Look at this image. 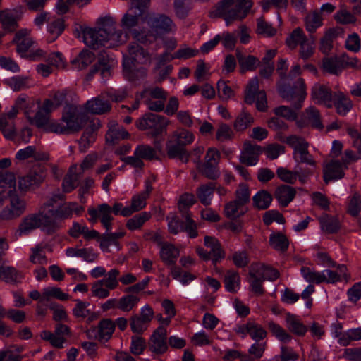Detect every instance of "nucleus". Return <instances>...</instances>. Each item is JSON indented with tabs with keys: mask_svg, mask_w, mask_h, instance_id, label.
Segmentation results:
<instances>
[{
	"mask_svg": "<svg viewBox=\"0 0 361 361\" xmlns=\"http://www.w3.org/2000/svg\"><path fill=\"white\" fill-rule=\"evenodd\" d=\"M101 126L98 119L90 120L84 127V132L80 138L79 150L85 152L94 142L97 137V132Z\"/></svg>",
	"mask_w": 361,
	"mask_h": 361,
	"instance_id": "6ab92c4d",
	"label": "nucleus"
},
{
	"mask_svg": "<svg viewBox=\"0 0 361 361\" xmlns=\"http://www.w3.org/2000/svg\"><path fill=\"white\" fill-rule=\"evenodd\" d=\"M97 25L99 30L107 40V47L119 46L128 40V33L116 28V20L110 15L99 18Z\"/></svg>",
	"mask_w": 361,
	"mask_h": 361,
	"instance_id": "39448f33",
	"label": "nucleus"
},
{
	"mask_svg": "<svg viewBox=\"0 0 361 361\" xmlns=\"http://www.w3.org/2000/svg\"><path fill=\"white\" fill-rule=\"evenodd\" d=\"M335 270L324 269L326 283H335L343 280H348L350 277L348 269L344 264H336Z\"/></svg>",
	"mask_w": 361,
	"mask_h": 361,
	"instance_id": "c756f323",
	"label": "nucleus"
},
{
	"mask_svg": "<svg viewBox=\"0 0 361 361\" xmlns=\"http://www.w3.org/2000/svg\"><path fill=\"white\" fill-rule=\"evenodd\" d=\"M97 209L102 226L107 231H111V221L114 219L111 216V207L109 204L104 203L99 204Z\"/></svg>",
	"mask_w": 361,
	"mask_h": 361,
	"instance_id": "09e8293b",
	"label": "nucleus"
},
{
	"mask_svg": "<svg viewBox=\"0 0 361 361\" xmlns=\"http://www.w3.org/2000/svg\"><path fill=\"white\" fill-rule=\"evenodd\" d=\"M26 118L31 124H34L38 128H43L47 131V126L51 122H49V114L41 106L34 114L26 112Z\"/></svg>",
	"mask_w": 361,
	"mask_h": 361,
	"instance_id": "c9c22d12",
	"label": "nucleus"
},
{
	"mask_svg": "<svg viewBox=\"0 0 361 361\" xmlns=\"http://www.w3.org/2000/svg\"><path fill=\"white\" fill-rule=\"evenodd\" d=\"M167 156L171 159H179L181 161L187 163L189 160V154L184 147L176 143L173 140L169 139L166 142Z\"/></svg>",
	"mask_w": 361,
	"mask_h": 361,
	"instance_id": "bb28decb",
	"label": "nucleus"
},
{
	"mask_svg": "<svg viewBox=\"0 0 361 361\" xmlns=\"http://www.w3.org/2000/svg\"><path fill=\"white\" fill-rule=\"evenodd\" d=\"M278 91L281 97L293 103L296 110L301 108L302 103L307 95L304 80L300 78L296 79L293 87L279 85Z\"/></svg>",
	"mask_w": 361,
	"mask_h": 361,
	"instance_id": "6e6552de",
	"label": "nucleus"
},
{
	"mask_svg": "<svg viewBox=\"0 0 361 361\" xmlns=\"http://www.w3.org/2000/svg\"><path fill=\"white\" fill-rule=\"evenodd\" d=\"M204 244L209 251H207L201 247H197L196 252L200 258L207 261L211 259L214 264L225 258V252L216 238L208 235L205 236Z\"/></svg>",
	"mask_w": 361,
	"mask_h": 361,
	"instance_id": "9d476101",
	"label": "nucleus"
},
{
	"mask_svg": "<svg viewBox=\"0 0 361 361\" xmlns=\"http://www.w3.org/2000/svg\"><path fill=\"white\" fill-rule=\"evenodd\" d=\"M179 250L173 245L164 243L161 245L159 255L161 260L166 265H173L179 256Z\"/></svg>",
	"mask_w": 361,
	"mask_h": 361,
	"instance_id": "473e14b6",
	"label": "nucleus"
},
{
	"mask_svg": "<svg viewBox=\"0 0 361 361\" xmlns=\"http://www.w3.org/2000/svg\"><path fill=\"white\" fill-rule=\"evenodd\" d=\"M40 337L42 339L49 341L52 346L59 349L64 348V343L66 342V338L47 330L40 333Z\"/></svg>",
	"mask_w": 361,
	"mask_h": 361,
	"instance_id": "338daca9",
	"label": "nucleus"
},
{
	"mask_svg": "<svg viewBox=\"0 0 361 361\" xmlns=\"http://www.w3.org/2000/svg\"><path fill=\"white\" fill-rule=\"evenodd\" d=\"M22 277V274L17 271L15 268L0 265V279L6 283L18 282Z\"/></svg>",
	"mask_w": 361,
	"mask_h": 361,
	"instance_id": "bf43d9fd",
	"label": "nucleus"
},
{
	"mask_svg": "<svg viewBox=\"0 0 361 361\" xmlns=\"http://www.w3.org/2000/svg\"><path fill=\"white\" fill-rule=\"evenodd\" d=\"M322 230L326 233H335L340 229L341 224L338 218L327 214H323L319 218Z\"/></svg>",
	"mask_w": 361,
	"mask_h": 361,
	"instance_id": "72a5a7b5",
	"label": "nucleus"
},
{
	"mask_svg": "<svg viewBox=\"0 0 361 361\" xmlns=\"http://www.w3.org/2000/svg\"><path fill=\"white\" fill-rule=\"evenodd\" d=\"M0 22L3 28L8 32L15 30L18 25V18H16L13 12L7 10L0 12Z\"/></svg>",
	"mask_w": 361,
	"mask_h": 361,
	"instance_id": "6e6d98bb",
	"label": "nucleus"
},
{
	"mask_svg": "<svg viewBox=\"0 0 361 361\" xmlns=\"http://www.w3.org/2000/svg\"><path fill=\"white\" fill-rule=\"evenodd\" d=\"M263 152L262 148L250 142H245L243 145V149L240 156L241 163L248 166H255L257 164L259 156Z\"/></svg>",
	"mask_w": 361,
	"mask_h": 361,
	"instance_id": "4be33fe9",
	"label": "nucleus"
},
{
	"mask_svg": "<svg viewBox=\"0 0 361 361\" xmlns=\"http://www.w3.org/2000/svg\"><path fill=\"white\" fill-rule=\"evenodd\" d=\"M30 33V30L27 29H22L16 33L13 42L17 46L18 52H25L34 43Z\"/></svg>",
	"mask_w": 361,
	"mask_h": 361,
	"instance_id": "2f4dec72",
	"label": "nucleus"
},
{
	"mask_svg": "<svg viewBox=\"0 0 361 361\" xmlns=\"http://www.w3.org/2000/svg\"><path fill=\"white\" fill-rule=\"evenodd\" d=\"M51 206L49 203H44L37 213L25 216L19 225V234L27 235L38 228H42L49 234L55 232L59 226L56 221L49 215L47 207Z\"/></svg>",
	"mask_w": 361,
	"mask_h": 361,
	"instance_id": "7ed1b4c3",
	"label": "nucleus"
},
{
	"mask_svg": "<svg viewBox=\"0 0 361 361\" xmlns=\"http://www.w3.org/2000/svg\"><path fill=\"white\" fill-rule=\"evenodd\" d=\"M253 6L251 0H221L215 7V15L222 18L227 26L245 18Z\"/></svg>",
	"mask_w": 361,
	"mask_h": 361,
	"instance_id": "20e7f679",
	"label": "nucleus"
},
{
	"mask_svg": "<svg viewBox=\"0 0 361 361\" xmlns=\"http://www.w3.org/2000/svg\"><path fill=\"white\" fill-rule=\"evenodd\" d=\"M307 39L303 30L300 27L294 29L286 37V44L291 49H295Z\"/></svg>",
	"mask_w": 361,
	"mask_h": 361,
	"instance_id": "c03bdc74",
	"label": "nucleus"
},
{
	"mask_svg": "<svg viewBox=\"0 0 361 361\" xmlns=\"http://www.w3.org/2000/svg\"><path fill=\"white\" fill-rule=\"evenodd\" d=\"M285 322L288 329L296 336H304L308 330L307 326L305 325L301 319L295 314L289 312L286 313Z\"/></svg>",
	"mask_w": 361,
	"mask_h": 361,
	"instance_id": "393cba45",
	"label": "nucleus"
},
{
	"mask_svg": "<svg viewBox=\"0 0 361 361\" xmlns=\"http://www.w3.org/2000/svg\"><path fill=\"white\" fill-rule=\"evenodd\" d=\"M333 102V106H335L336 112L341 116L346 115L353 106L350 98L340 91L334 92Z\"/></svg>",
	"mask_w": 361,
	"mask_h": 361,
	"instance_id": "c85d7f7f",
	"label": "nucleus"
},
{
	"mask_svg": "<svg viewBox=\"0 0 361 361\" xmlns=\"http://www.w3.org/2000/svg\"><path fill=\"white\" fill-rule=\"evenodd\" d=\"M245 102L248 104H252L255 102L256 108L258 111H267V95L264 91L259 90V80L257 77H254L249 81L245 93Z\"/></svg>",
	"mask_w": 361,
	"mask_h": 361,
	"instance_id": "9b49d317",
	"label": "nucleus"
},
{
	"mask_svg": "<svg viewBox=\"0 0 361 361\" xmlns=\"http://www.w3.org/2000/svg\"><path fill=\"white\" fill-rule=\"evenodd\" d=\"M253 203L259 209H267L272 201V196L265 190L259 191L252 198Z\"/></svg>",
	"mask_w": 361,
	"mask_h": 361,
	"instance_id": "69168bd1",
	"label": "nucleus"
},
{
	"mask_svg": "<svg viewBox=\"0 0 361 361\" xmlns=\"http://www.w3.org/2000/svg\"><path fill=\"white\" fill-rule=\"evenodd\" d=\"M268 327L271 334L280 341L288 343L291 341L292 336L279 324L271 321L268 323Z\"/></svg>",
	"mask_w": 361,
	"mask_h": 361,
	"instance_id": "e2e57ef3",
	"label": "nucleus"
},
{
	"mask_svg": "<svg viewBox=\"0 0 361 361\" xmlns=\"http://www.w3.org/2000/svg\"><path fill=\"white\" fill-rule=\"evenodd\" d=\"M90 120L87 118L80 106L66 104L59 121H51L47 132L59 135H71L80 131Z\"/></svg>",
	"mask_w": 361,
	"mask_h": 361,
	"instance_id": "f257e3e1",
	"label": "nucleus"
},
{
	"mask_svg": "<svg viewBox=\"0 0 361 361\" xmlns=\"http://www.w3.org/2000/svg\"><path fill=\"white\" fill-rule=\"evenodd\" d=\"M128 133L116 121L109 123V130L106 135V142L114 144L121 140L127 138Z\"/></svg>",
	"mask_w": 361,
	"mask_h": 361,
	"instance_id": "7c9ffc66",
	"label": "nucleus"
},
{
	"mask_svg": "<svg viewBox=\"0 0 361 361\" xmlns=\"http://www.w3.org/2000/svg\"><path fill=\"white\" fill-rule=\"evenodd\" d=\"M170 123V121L161 115L148 113L137 122V126L140 130H144L152 129L153 134L159 135L166 131V127Z\"/></svg>",
	"mask_w": 361,
	"mask_h": 361,
	"instance_id": "4468645a",
	"label": "nucleus"
},
{
	"mask_svg": "<svg viewBox=\"0 0 361 361\" xmlns=\"http://www.w3.org/2000/svg\"><path fill=\"white\" fill-rule=\"evenodd\" d=\"M75 171L76 166H71L69 169L68 173L63 180V191L66 193L72 192L78 185L80 176L75 172Z\"/></svg>",
	"mask_w": 361,
	"mask_h": 361,
	"instance_id": "58836bf2",
	"label": "nucleus"
},
{
	"mask_svg": "<svg viewBox=\"0 0 361 361\" xmlns=\"http://www.w3.org/2000/svg\"><path fill=\"white\" fill-rule=\"evenodd\" d=\"M166 329L163 326H159L152 334L149 341V349L157 354H162L166 351Z\"/></svg>",
	"mask_w": 361,
	"mask_h": 361,
	"instance_id": "412c9836",
	"label": "nucleus"
},
{
	"mask_svg": "<svg viewBox=\"0 0 361 361\" xmlns=\"http://www.w3.org/2000/svg\"><path fill=\"white\" fill-rule=\"evenodd\" d=\"M150 0H131V5L124 13L120 21L123 32L133 33L138 25L140 18L145 13L149 5Z\"/></svg>",
	"mask_w": 361,
	"mask_h": 361,
	"instance_id": "423d86ee",
	"label": "nucleus"
},
{
	"mask_svg": "<svg viewBox=\"0 0 361 361\" xmlns=\"http://www.w3.org/2000/svg\"><path fill=\"white\" fill-rule=\"evenodd\" d=\"M323 24V19L320 12L314 10L309 13L305 18V25L307 32L313 33Z\"/></svg>",
	"mask_w": 361,
	"mask_h": 361,
	"instance_id": "a19ab883",
	"label": "nucleus"
},
{
	"mask_svg": "<svg viewBox=\"0 0 361 361\" xmlns=\"http://www.w3.org/2000/svg\"><path fill=\"white\" fill-rule=\"evenodd\" d=\"M0 131L7 140H13L16 134L13 122L9 121L6 115L0 116Z\"/></svg>",
	"mask_w": 361,
	"mask_h": 361,
	"instance_id": "0e129e2a",
	"label": "nucleus"
},
{
	"mask_svg": "<svg viewBox=\"0 0 361 361\" xmlns=\"http://www.w3.org/2000/svg\"><path fill=\"white\" fill-rule=\"evenodd\" d=\"M240 286V279L238 273L233 270L226 272L224 278V286L226 290L230 293H236Z\"/></svg>",
	"mask_w": 361,
	"mask_h": 361,
	"instance_id": "49530a36",
	"label": "nucleus"
},
{
	"mask_svg": "<svg viewBox=\"0 0 361 361\" xmlns=\"http://www.w3.org/2000/svg\"><path fill=\"white\" fill-rule=\"evenodd\" d=\"M254 123V118L245 109H243L240 114L235 120L233 126L237 131H243L247 128Z\"/></svg>",
	"mask_w": 361,
	"mask_h": 361,
	"instance_id": "052dcab7",
	"label": "nucleus"
},
{
	"mask_svg": "<svg viewBox=\"0 0 361 361\" xmlns=\"http://www.w3.org/2000/svg\"><path fill=\"white\" fill-rule=\"evenodd\" d=\"M116 65V61L109 58L108 56L102 55L98 61V63L95 64L91 73L92 74L99 73L103 79H107L111 75V69Z\"/></svg>",
	"mask_w": 361,
	"mask_h": 361,
	"instance_id": "b1692460",
	"label": "nucleus"
},
{
	"mask_svg": "<svg viewBox=\"0 0 361 361\" xmlns=\"http://www.w3.org/2000/svg\"><path fill=\"white\" fill-rule=\"evenodd\" d=\"M343 63L344 61L341 60V56L327 57L323 59L322 66L324 71L337 75L343 70Z\"/></svg>",
	"mask_w": 361,
	"mask_h": 361,
	"instance_id": "4c0bfd02",
	"label": "nucleus"
},
{
	"mask_svg": "<svg viewBox=\"0 0 361 361\" xmlns=\"http://www.w3.org/2000/svg\"><path fill=\"white\" fill-rule=\"evenodd\" d=\"M244 204L236 200H232L228 202L224 207V214L226 217L234 219L243 216L245 209Z\"/></svg>",
	"mask_w": 361,
	"mask_h": 361,
	"instance_id": "de8ad7c7",
	"label": "nucleus"
},
{
	"mask_svg": "<svg viewBox=\"0 0 361 361\" xmlns=\"http://www.w3.org/2000/svg\"><path fill=\"white\" fill-rule=\"evenodd\" d=\"M278 177L283 182L293 184L295 182L298 178L300 181L304 182V178L300 176L299 172L292 171L283 167H279L276 170Z\"/></svg>",
	"mask_w": 361,
	"mask_h": 361,
	"instance_id": "774afa93",
	"label": "nucleus"
},
{
	"mask_svg": "<svg viewBox=\"0 0 361 361\" xmlns=\"http://www.w3.org/2000/svg\"><path fill=\"white\" fill-rule=\"evenodd\" d=\"M170 139L173 140L174 142L185 147V146L193 142L195 135L186 129L178 128L173 133Z\"/></svg>",
	"mask_w": 361,
	"mask_h": 361,
	"instance_id": "a18cd8bd",
	"label": "nucleus"
},
{
	"mask_svg": "<svg viewBox=\"0 0 361 361\" xmlns=\"http://www.w3.org/2000/svg\"><path fill=\"white\" fill-rule=\"evenodd\" d=\"M195 202V196L190 193L181 195L178 202L179 210L182 214L183 219L185 221V232L192 238L197 236V224L192 219V214L188 208L193 205Z\"/></svg>",
	"mask_w": 361,
	"mask_h": 361,
	"instance_id": "f8f14e48",
	"label": "nucleus"
},
{
	"mask_svg": "<svg viewBox=\"0 0 361 361\" xmlns=\"http://www.w3.org/2000/svg\"><path fill=\"white\" fill-rule=\"evenodd\" d=\"M156 180V177L152 176L149 177L145 182V189L144 191L134 195L131 198V204L130 206L125 207V215H131L132 214L139 212L146 207V200L149 197L152 191V184Z\"/></svg>",
	"mask_w": 361,
	"mask_h": 361,
	"instance_id": "2eb2a0df",
	"label": "nucleus"
},
{
	"mask_svg": "<svg viewBox=\"0 0 361 361\" xmlns=\"http://www.w3.org/2000/svg\"><path fill=\"white\" fill-rule=\"evenodd\" d=\"M140 298L135 294H128L118 299V310L128 312L137 306Z\"/></svg>",
	"mask_w": 361,
	"mask_h": 361,
	"instance_id": "8fccbe9b",
	"label": "nucleus"
},
{
	"mask_svg": "<svg viewBox=\"0 0 361 361\" xmlns=\"http://www.w3.org/2000/svg\"><path fill=\"white\" fill-rule=\"evenodd\" d=\"M311 97L315 103L328 108H331L334 105V92L326 85L315 84L311 90Z\"/></svg>",
	"mask_w": 361,
	"mask_h": 361,
	"instance_id": "aec40b11",
	"label": "nucleus"
},
{
	"mask_svg": "<svg viewBox=\"0 0 361 361\" xmlns=\"http://www.w3.org/2000/svg\"><path fill=\"white\" fill-rule=\"evenodd\" d=\"M150 217L151 215L149 213L146 212H141L127 221L126 224V228L130 231L140 230Z\"/></svg>",
	"mask_w": 361,
	"mask_h": 361,
	"instance_id": "4d7b16f0",
	"label": "nucleus"
},
{
	"mask_svg": "<svg viewBox=\"0 0 361 361\" xmlns=\"http://www.w3.org/2000/svg\"><path fill=\"white\" fill-rule=\"evenodd\" d=\"M252 267V270H254L257 274L264 281H275L279 277V272L263 263L257 262L254 263L251 265Z\"/></svg>",
	"mask_w": 361,
	"mask_h": 361,
	"instance_id": "f704fd0d",
	"label": "nucleus"
},
{
	"mask_svg": "<svg viewBox=\"0 0 361 361\" xmlns=\"http://www.w3.org/2000/svg\"><path fill=\"white\" fill-rule=\"evenodd\" d=\"M124 235L125 232L123 231L111 233V231L106 230V233L99 238V246L103 251L107 250L110 245L116 244L118 239Z\"/></svg>",
	"mask_w": 361,
	"mask_h": 361,
	"instance_id": "603ef678",
	"label": "nucleus"
},
{
	"mask_svg": "<svg viewBox=\"0 0 361 361\" xmlns=\"http://www.w3.org/2000/svg\"><path fill=\"white\" fill-rule=\"evenodd\" d=\"M82 37L85 44L90 48L97 49L100 46L107 47V40L98 28H84L82 30Z\"/></svg>",
	"mask_w": 361,
	"mask_h": 361,
	"instance_id": "5701e85b",
	"label": "nucleus"
},
{
	"mask_svg": "<svg viewBox=\"0 0 361 361\" xmlns=\"http://www.w3.org/2000/svg\"><path fill=\"white\" fill-rule=\"evenodd\" d=\"M26 203L16 194L10 195L9 204L0 212L2 220H11L19 217L25 210Z\"/></svg>",
	"mask_w": 361,
	"mask_h": 361,
	"instance_id": "f3484780",
	"label": "nucleus"
},
{
	"mask_svg": "<svg viewBox=\"0 0 361 361\" xmlns=\"http://www.w3.org/2000/svg\"><path fill=\"white\" fill-rule=\"evenodd\" d=\"M295 193L293 188L283 185L276 190L275 197L281 206L286 207L293 200Z\"/></svg>",
	"mask_w": 361,
	"mask_h": 361,
	"instance_id": "e433bc0d",
	"label": "nucleus"
},
{
	"mask_svg": "<svg viewBox=\"0 0 361 361\" xmlns=\"http://www.w3.org/2000/svg\"><path fill=\"white\" fill-rule=\"evenodd\" d=\"M45 177L44 169L39 166H35L27 174L19 177L18 189L22 192L33 191L41 185Z\"/></svg>",
	"mask_w": 361,
	"mask_h": 361,
	"instance_id": "ddd939ff",
	"label": "nucleus"
},
{
	"mask_svg": "<svg viewBox=\"0 0 361 361\" xmlns=\"http://www.w3.org/2000/svg\"><path fill=\"white\" fill-rule=\"evenodd\" d=\"M279 139L294 149L293 156L296 161L312 166L314 165L315 162L307 151L308 144L302 137L290 135L285 138L279 135Z\"/></svg>",
	"mask_w": 361,
	"mask_h": 361,
	"instance_id": "1a4fd4ad",
	"label": "nucleus"
},
{
	"mask_svg": "<svg viewBox=\"0 0 361 361\" xmlns=\"http://www.w3.org/2000/svg\"><path fill=\"white\" fill-rule=\"evenodd\" d=\"M30 158H33L35 160H44L46 159L47 157L45 154L37 152L36 147L32 145L18 150L16 154V159L20 161Z\"/></svg>",
	"mask_w": 361,
	"mask_h": 361,
	"instance_id": "37998d69",
	"label": "nucleus"
},
{
	"mask_svg": "<svg viewBox=\"0 0 361 361\" xmlns=\"http://www.w3.org/2000/svg\"><path fill=\"white\" fill-rule=\"evenodd\" d=\"M249 276V283L251 291L257 295H263L264 293V289L262 286L264 280L257 274V272L252 270V267H250Z\"/></svg>",
	"mask_w": 361,
	"mask_h": 361,
	"instance_id": "680f3d73",
	"label": "nucleus"
},
{
	"mask_svg": "<svg viewBox=\"0 0 361 361\" xmlns=\"http://www.w3.org/2000/svg\"><path fill=\"white\" fill-rule=\"evenodd\" d=\"M301 274L302 277L306 281L309 283H326V276H324V271H317L310 269L309 267H303L301 268Z\"/></svg>",
	"mask_w": 361,
	"mask_h": 361,
	"instance_id": "864d4df0",
	"label": "nucleus"
},
{
	"mask_svg": "<svg viewBox=\"0 0 361 361\" xmlns=\"http://www.w3.org/2000/svg\"><path fill=\"white\" fill-rule=\"evenodd\" d=\"M128 56H123V61L124 77L130 81L145 78L147 70L144 68H136V64L149 65L150 54L137 43H131L128 45Z\"/></svg>",
	"mask_w": 361,
	"mask_h": 361,
	"instance_id": "f03ea898",
	"label": "nucleus"
},
{
	"mask_svg": "<svg viewBox=\"0 0 361 361\" xmlns=\"http://www.w3.org/2000/svg\"><path fill=\"white\" fill-rule=\"evenodd\" d=\"M52 298L64 301L69 299V295L63 293L58 287L49 286L42 289V300H44V304L49 302Z\"/></svg>",
	"mask_w": 361,
	"mask_h": 361,
	"instance_id": "5fc2aeb1",
	"label": "nucleus"
},
{
	"mask_svg": "<svg viewBox=\"0 0 361 361\" xmlns=\"http://www.w3.org/2000/svg\"><path fill=\"white\" fill-rule=\"evenodd\" d=\"M47 203L51 204V207H47L49 215L56 221V219H70L72 217L73 214L80 216L85 211L84 207L78 204L75 202H66L56 210L52 208L53 204L51 202H48Z\"/></svg>",
	"mask_w": 361,
	"mask_h": 361,
	"instance_id": "dca6fc26",
	"label": "nucleus"
},
{
	"mask_svg": "<svg viewBox=\"0 0 361 361\" xmlns=\"http://www.w3.org/2000/svg\"><path fill=\"white\" fill-rule=\"evenodd\" d=\"M269 244L277 251L286 252L289 246L287 237L281 233H272L269 236Z\"/></svg>",
	"mask_w": 361,
	"mask_h": 361,
	"instance_id": "3c124183",
	"label": "nucleus"
},
{
	"mask_svg": "<svg viewBox=\"0 0 361 361\" xmlns=\"http://www.w3.org/2000/svg\"><path fill=\"white\" fill-rule=\"evenodd\" d=\"M111 104L101 97H94L88 100L85 105V109L93 114H103L111 110Z\"/></svg>",
	"mask_w": 361,
	"mask_h": 361,
	"instance_id": "cd10ccee",
	"label": "nucleus"
},
{
	"mask_svg": "<svg viewBox=\"0 0 361 361\" xmlns=\"http://www.w3.org/2000/svg\"><path fill=\"white\" fill-rule=\"evenodd\" d=\"M148 25L156 35L174 32L176 25L172 20L164 14H154L147 20Z\"/></svg>",
	"mask_w": 361,
	"mask_h": 361,
	"instance_id": "a211bd4d",
	"label": "nucleus"
},
{
	"mask_svg": "<svg viewBox=\"0 0 361 361\" xmlns=\"http://www.w3.org/2000/svg\"><path fill=\"white\" fill-rule=\"evenodd\" d=\"M115 330V324L111 319H104L99 323V336L100 340L108 341Z\"/></svg>",
	"mask_w": 361,
	"mask_h": 361,
	"instance_id": "13d9d810",
	"label": "nucleus"
},
{
	"mask_svg": "<svg viewBox=\"0 0 361 361\" xmlns=\"http://www.w3.org/2000/svg\"><path fill=\"white\" fill-rule=\"evenodd\" d=\"M236 56L243 71H254L259 66V60L254 56H244L240 51H237Z\"/></svg>",
	"mask_w": 361,
	"mask_h": 361,
	"instance_id": "79ce46f5",
	"label": "nucleus"
},
{
	"mask_svg": "<svg viewBox=\"0 0 361 361\" xmlns=\"http://www.w3.org/2000/svg\"><path fill=\"white\" fill-rule=\"evenodd\" d=\"M119 274L117 269H111L103 279L94 282L91 287L92 296L99 299L108 298L110 295V290L117 288L119 286Z\"/></svg>",
	"mask_w": 361,
	"mask_h": 361,
	"instance_id": "0eeeda50",
	"label": "nucleus"
},
{
	"mask_svg": "<svg viewBox=\"0 0 361 361\" xmlns=\"http://www.w3.org/2000/svg\"><path fill=\"white\" fill-rule=\"evenodd\" d=\"M345 166L339 161L333 160L327 164L324 169V180L328 183L329 180L343 178Z\"/></svg>",
	"mask_w": 361,
	"mask_h": 361,
	"instance_id": "a878e982",
	"label": "nucleus"
},
{
	"mask_svg": "<svg viewBox=\"0 0 361 361\" xmlns=\"http://www.w3.org/2000/svg\"><path fill=\"white\" fill-rule=\"evenodd\" d=\"M215 190V184L209 183L202 185L197 188L196 195L200 201L204 205L207 206L211 204L214 192Z\"/></svg>",
	"mask_w": 361,
	"mask_h": 361,
	"instance_id": "ea45409f",
	"label": "nucleus"
}]
</instances>
